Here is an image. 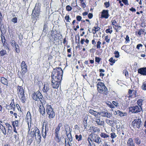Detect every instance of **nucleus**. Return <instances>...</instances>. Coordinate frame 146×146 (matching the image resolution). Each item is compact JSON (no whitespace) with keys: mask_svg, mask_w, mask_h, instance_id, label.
I'll return each instance as SVG.
<instances>
[{"mask_svg":"<svg viewBox=\"0 0 146 146\" xmlns=\"http://www.w3.org/2000/svg\"><path fill=\"white\" fill-rule=\"evenodd\" d=\"M63 72L60 67H56L53 69L52 72L51 80V86L53 88L58 89L60 85Z\"/></svg>","mask_w":146,"mask_h":146,"instance_id":"f257e3e1","label":"nucleus"},{"mask_svg":"<svg viewBox=\"0 0 146 146\" xmlns=\"http://www.w3.org/2000/svg\"><path fill=\"white\" fill-rule=\"evenodd\" d=\"M97 90L100 94L103 96H106L108 94V91L104 84L102 82H99L97 84Z\"/></svg>","mask_w":146,"mask_h":146,"instance_id":"f03ea898","label":"nucleus"},{"mask_svg":"<svg viewBox=\"0 0 146 146\" xmlns=\"http://www.w3.org/2000/svg\"><path fill=\"white\" fill-rule=\"evenodd\" d=\"M31 97L33 100L37 101V103L43 102L45 101L43 96L39 90L36 92H34L32 93Z\"/></svg>","mask_w":146,"mask_h":146,"instance_id":"7ed1b4c3","label":"nucleus"},{"mask_svg":"<svg viewBox=\"0 0 146 146\" xmlns=\"http://www.w3.org/2000/svg\"><path fill=\"white\" fill-rule=\"evenodd\" d=\"M17 92L18 96L22 102L25 103L26 100V98L23 87L21 86H18L17 87Z\"/></svg>","mask_w":146,"mask_h":146,"instance_id":"20e7f679","label":"nucleus"},{"mask_svg":"<svg viewBox=\"0 0 146 146\" xmlns=\"http://www.w3.org/2000/svg\"><path fill=\"white\" fill-rule=\"evenodd\" d=\"M40 7L39 5V3H36L35 8L31 14L32 18L33 20H36L38 18L40 14Z\"/></svg>","mask_w":146,"mask_h":146,"instance_id":"39448f33","label":"nucleus"},{"mask_svg":"<svg viewBox=\"0 0 146 146\" xmlns=\"http://www.w3.org/2000/svg\"><path fill=\"white\" fill-rule=\"evenodd\" d=\"M88 141H91L92 142V141L95 142L98 145L102 143V139L98 135H93L92 134H90L89 135L88 138Z\"/></svg>","mask_w":146,"mask_h":146,"instance_id":"423d86ee","label":"nucleus"},{"mask_svg":"<svg viewBox=\"0 0 146 146\" xmlns=\"http://www.w3.org/2000/svg\"><path fill=\"white\" fill-rule=\"evenodd\" d=\"M5 124L7 127V133L6 129L5 127L1 123H0V130L3 134L5 135L7 134L8 135V133H10L11 131L12 127L10 124L8 123H5Z\"/></svg>","mask_w":146,"mask_h":146,"instance_id":"0eeeda50","label":"nucleus"},{"mask_svg":"<svg viewBox=\"0 0 146 146\" xmlns=\"http://www.w3.org/2000/svg\"><path fill=\"white\" fill-rule=\"evenodd\" d=\"M46 111L49 119H51L54 117L55 113L51 105H46Z\"/></svg>","mask_w":146,"mask_h":146,"instance_id":"6e6552de","label":"nucleus"},{"mask_svg":"<svg viewBox=\"0 0 146 146\" xmlns=\"http://www.w3.org/2000/svg\"><path fill=\"white\" fill-rule=\"evenodd\" d=\"M141 109L138 106L135 105L129 107V111L131 113H136L140 112Z\"/></svg>","mask_w":146,"mask_h":146,"instance_id":"1a4fd4ad","label":"nucleus"},{"mask_svg":"<svg viewBox=\"0 0 146 146\" xmlns=\"http://www.w3.org/2000/svg\"><path fill=\"white\" fill-rule=\"evenodd\" d=\"M141 125V121L140 119H135L132 122V126L134 128H139Z\"/></svg>","mask_w":146,"mask_h":146,"instance_id":"9d476101","label":"nucleus"},{"mask_svg":"<svg viewBox=\"0 0 146 146\" xmlns=\"http://www.w3.org/2000/svg\"><path fill=\"white\" fill-rule=\"evenodd\" d=\"M44 125L42 128L41 134L44 139L46 138L47 133H49V128L47 124H46L45 126V129L44 128Z\"/></svg>","mask_w":146,"mask_h":146,"instance_id":"9b49d317","label":"nucleus"},{"mask_svg":"<svg viewBox=\"0 0 146 146\" xmlns=\"http://www.w3.org/2000/svg\"><path fill=\"white\" fill-rule=\"evenodd\" d=\"M44 103V102L37 103V105L38 107L39 108L38 111L42 116H44L45 113V109L43 105Z\"/></svg>","mask_w":146,"mask_h":146,"instance_id":"f8f14e48","label":"nucleus"},{"mask_svg":"<svg viewBox=\"0 0 146 146\" xmlns=\"http://www.w3.org/2000/svg\"><path fill=\"white\" fill-rule=\"evenodd\" d=\"M51 36L53 38L54 40L59 39V37L62 36L60 32H58L56 30L55 31H52Z\"/></svg>","mask_w":146,"mask_h":146,"instance_id":"ddd939ff","label":"nucleus"},{"mask_svg":"<svg viewBox=\"0 0 146 146\" xmlns=\"http://www.w3.org/2000/svg\"><path fill=\"white\" fill-rule=\"evenodd\" d=\"M12 125L13 127V132L15 133H17L16 127H19L20 125L19 121L18 120H16L11 122Z\"/></svg>","mask_w":146,"mask_h":146,"instance_id":"4468645a","label":"nucleus"},{"mask_svg":"<svg viewBox=\"0 0 146 146\" xmlns=\"http://www.w3.org/2000/svg\"><path fill=\"white\" fill-rule=\"evenodd\" d=\"M90 132H91L90 134L93 135H96V133H98L100 131V128L96 126L90 127Z\"/></svg>","mask_w":146,"mask_h":146,"instance_id":"2eb2a0df","label":"nucleus"},{"mask_svg":"<svg viewBox=\"0 0 146 146\" xmlns=\"http://www.w3.org/2000/svg\"><path fill=\"white\" fill-rule=\"evenodd\" d=\"M36 134L35 139L39 143L41 140V137L40 132L39 129L37 127H35Z\"/></svg>","mask_w":146,"mask_h":146,"instance_id":"dca6fc26","label":"nucleus"},{"mask_svg":"<svg viewBox=\"0 0 146 146\" xmlns=\"http://www.w3.org/2000/svg\"><path fill=\"white\" fill-rule=\"evenodd\" d=\"M137 91L134 90L129 89L128 92L129 97L131 98H136L137 96Z\"/></svg>","mask_w":146,"mask_h":146,"instance_id":"f3484780","label":"nucleus"},{"mask_svg":"<svg viewBox=\"0 0 146 146\" xmlns=\"http://www.w3.org/2000/svg\"><path fill=\"white\" fill-rule=\"evenodd\" d=\"M21 72L24 75L27 72V66L24 61H23L21 64Z\"/></svg>","mask_w":146,"mask_h":146,"instance_id":"a211bd4d","label":"nucleus"},{"mask_svg":"<svg viewBox=\"0 0 146 146\" xmlns=\"http://www.w3.org/2000/svg\"><path fill=\"white\" fill-rule=\"evenodd\" d=\"M1 33L0 36L1 38V41L3 44V46H4V47H5L7 46L6 45V44H7V42H6V38L4 36L5 33H4L1 30Z\"/></svg>","mask_w":146,"mask_h":146,"instance_id":"6ab92c4d","label":"nucleus"},{"mask_svg":"<svg viewBox=\"0 0 146 146\" xmlns=\"http://www.w3.org/2000/svg\"><path fill=\"white\" fill-rule=\"evenodd\" d=\"M110 16V15L109 14V10H103L101 12V18L107 19Z\"/></svg>","mask_w":146,"mask_h":146,"instance_id":"aec40b11","label":"nucleus"},{"mask_svg":"<svg viewBox=\"0 0 146 146\" xmlns=\"http://www.w3.org/2000/svg\"><path fill=\"white\" fill-rule=\"evenodd\" d=\"M99 115H101L103 117H105L108 118H110L112 116L111 114L106 111H102L100 112Z\"/></svg>","mask_w":146,"mask_h":146,"instance_id":"412c9836","label":"nucleus"},{"mask_svg":"<svg viewBox=\"0 0 146 146\" xmlns=\"http://www.w3.org/2000/svg\"><path fill=\"white\" fill-rule=\"evenodd\" d=\"M138 73L142 75L146 76V67L139 69L138 70Z\"/></svg>","mask_w":146,"mask_h":146,"instance_id":"4be33fe9","label":"nucleus"},{"mask_svg":"<svg viewBox=\"0 0 146 146\" xmlns=\"http://www.w3.org/2000/svg\"><path fill=\"white\" fill-rule=\"evenodd\" d=\"M28 134L30 137L31 138H34L36 134L35 127L34 129H31V131H30L29 133L28 132Z\"/></svg>","mask_w":146,"mask_h":146,"instance_id":"5701e85b","label":"nucleus"},{"mask_svg":"<svg viewBox=\"0 0 146 146\" xmlns=\"http://www.w3.org/2000/svg\"><path fill=\"white\" fill-rule=\"evenodd\" d=\"M75 138L76 140L78 142H81L83 140L82 135L81 133H77L75 135Z\"/></svg>","mask_w":146,"mask_h":146,"instance_id":"b1692460","label":"nucleus"},{"mask_svg":"<svg viewBox=\"0 0 146 146\" xmlns=\"http://www.w3.org/2000/svg\"><path fill=\"white\" fill-rule=\"evenodd\" d=\"M101 28L98 26V24H96V25L92 29V32L93 34H95L97 32L100 31Z\"/></svg>","mask_w":146,"mask_h":146,"instance_id":"393cba45","label":"nucleus"},{"mask_svg":"<svg viewBox=\"0 0 146 146\" xmlns=\"http://www.w3.org/2000/svg\"><path fill=\"white\" fill-rule=\"evenodd\" d=\"M89 113L91 115L95 116L96 118L98 117V115H99L100 112H98L92 109H90L89 110Z\"/></svg>","mask_w":146,"mask_h":146,"instance_id":"a878e982","label":"nucleus"},{"mask_svg":"<svg viewBox=\"0 0 146 146\" xmlns=\"http://www.w3.org/2000/svg\"><path fill=\"white\" fill-rule=\"evenodd\" d=\"M0 80V82L2 84L6 86H8V80L7 79L4 77H2L1 78Z\"/></svg>","mask_w":146,"mask_h":146,"instance_id":"bb28decb","label":"nucleus"},{"mask_svg":"<svg viewBox=\"0 0 146 146\" xmlns=\"http://www.w3.org/2000/svg\"><path fill=\"white\" fill-rule=\"evenodd\" d=\"M62 125V123H60L58 124L54 130V135L59 134L60 128Z\"/></svg>","mask_w":146,"mask_h":146,"instance_id":"cd10ccee","label":"nucleus"},{"mask_svg":"<svg viewBox=\"0 0 146 146\" xmlns=\"http://www.w3.org/2000/svg\"><path fill=\"white\" fill-rule=\"evenodd\" d=\"M127 146H135V144L134 143L133 140L132 138H130L128 140L127 143Z\"/></svg>","mask_w":146,"mask_h":146,"instance_id":"c85d7f7f","label":"nucleus"},{"mask_svg":"<svg viewBox=\"0 0 146 146\" xmlns=\"http://www.w3.org/2000/svg\"><path fill=\"white\" fill-rule=\"evenodd\" d=\"M49 90V84L46 83L44 84V87H43L42 90L44 93H46L48 92Z\"/></svg>","mask_w":146,"mask_h":146,"instance_id":"c756f323","label":"nucleus"},{"mask_svg":"<svg viewBox=\"0 0 146 146\" xmlns=\"http://www.w3.org/2000/svg\"><path fill=\"white\" fill-rule=\"evenodd\" d=\"M54 139L55 141L57 143H59L61 141L62 137L59 136V134L54 135Z\"/></svg>","mask_w":146,"mask_h":146,"instance_id":"7c9ffc66","label":"nucleus"},{"mask_svg":"<svg viewBox=\"0 0 146 146\" xmlns=\"http://www.w3.org/2000/svg\"><path fill=\"white\" fill-rule=\"evenodd\" d=\"M30 111H28L27 112L26 117L25 119L27 120V121H32Z\"/></svg>","mask_w":146,"mask_h":146,"instance_id":"2f4dec72","label":"nucleus"},{"mask_svg":"<svg viewBox=\"0 0 146 146\" xmlns=\"http://www.w3.org/2000/svg\"><path fill=\"white\" fill-rule=\"evenodd\" d=\"M145 30L144 29H141L139 30L138 32H135V34L136 35H138L139 36H141V34H144L145 35L146 33L144 32Z\"/></svg>","mask_w":146,"mask_h":146,"instance_id":"473e14b6","label":"nucleus"},{"mask_svg":"<svg viewBox=\"0 0 146 146\" xmlns=\"http://www.w3.org/2000/svg\"><path fill=\"white\" fill-rule=\"evenodd\" d=\"M95 122H96L98 125L100 126L103 125L104 123V121L100 120L99 119H96Z\"/></svg>","mask_w":146,"mask_h":146,"instance_id":"72a5a7b5","label":"nucleus"},{"mask_svg":"<svg viewBox=\"0 0 146 146\" xmlns=\"http://www.w3.org/2000/svg\"><path fill=\"white\" fill-rule=\"evenodd\" d=\"M65 130L66 134L70 133H71V131L70 130V128L68 125H66L65 127Z\"/></svg>","mask_w":146,"mask_h":146,"instance_id":"f704fd0d","label":"nucleus"},{"mask_svg":"<svg viewBox=\"0 0 146 146\" xmlns=\"http://www.w3.org/2000/svg\"><path fill=\"white\" fill-rule=\"evenodd\" d=\"M143 101V100L142 99H139L137 101V104L138 106L141 109H142V103Z\"/></svg>","mask_w":146,"mask_h":146,"instance_id":"c9c22d12","label":"nucleus"},{"mask_svg":"<svg viewBox=\"0 0 146 146\" xmlns=\"http://www.w3.org/2000/svg\"><path fill=\"white\" fill-rule=\"evenodd\" d=\"M113 27L115 30V32L117 33L118 32L119 30H120L121 28V27L118 25H115V27L114 26Z\"/></svg>","mask_w":146,"mask_h":146,"instance_id":"e433bc0d","label":"nucleus"},{"mask_svg":"<svg viewBox=\"0 0 146 146\" xmlns=\"http://www.w3.org/2000/svg\"><path fill=\"white\" fill-rule=\"evenodd\" d=\"M100 136L102 138H107L110 137L109 135L104 132L101 133Z\"/></svg>","mask_w":146,"mask_h":146,"instance_id":"4c0bfd02","label":"nucleus"},{"mask_svg":"<svg viewBox=\"0 0 146 146\" xmlns=\"http://www.w3.org/2000/svg\"><path fill=\"white\" fill-rule=\"evenodd\" d=\"M66 135L69 141L70 142H72L73 141V137H72L71 133H67L66 134Z\"/></svg>","mask_w":146,"mask_h":146,"instance_id":"58836bf2","label":"nucleus"},{"mask_svg":"<svg viewBox=\"0 0 146 146\" xmlns=\"http://www.w3.org/2000/svg\"><path fill=\"white\" fill-rule=\"evenodd\" d=\"M9 105L11 106L13 110L14 111L15 108V104L14 99H13L11 100V103Z\"/></svg>","mask_w":146,"mask_h":146,"instance_id":"ea45409f","label":"nucleus"},{"mask_svg":"<svg viewBox=\"0 0 146 146\" xmlns=\"http://www.w3.org/2000/svg\"><path fill=\"white\" fill-rule=\"evenodd\" d=\"M80 38L79 36H78V40L77 38V37L76 36L75 37V41L76 43L77 44L78 46L76 47V48L77 47H78V48L80 47Z\"/></svg>","mask_w":146,"mask_h":146,"instance_id":"a19ab883","label":"nucleus"},{"mask_svg":"<svg viewBox=\"0 0 146 146\" xmlns=\"http://www.w3.org/2000/svg\"><path fill=\"white\" fill-rule=\"evenodd\" d=\"M15 48V52L17 53H19L20 52V48L18 44L17 45H16V46H14V47Z\"/></svg>","mask_w":146,"mask_h":146,"instance_id":"79ce46f5","label":"nucleus"},{"mask_svg":"<svg viewBox=\"0 0 146 146\" xmlns=\"http://www.w3.org/2000/svg\"><path fill=\"white\" fill-rule=\"evenodd\" d=\"M106 121L108 125H113L114 123V121L113 120H110L107 119H106Z\"/></svg>","mask_w":146,"mask_h":146,"instance_id":"37998d69","label":"nucleus"},{"mask_svg":"<svg viewBox=\"0 0 146 146\" xmlns=\"http://www.w3.org/2000/svg\"><path fill=\"white\" fill-rule=\"evenodd\" d=\"M81 3L80 6L83 8H85L86 7V5L84 2V0H79Z\"/></svg>","mask_w":146,"mask_h":146,"instance_id":"c03bdc74","label":"nucleus"},{"mask_svg":"<svg viewBox=\"0 0 146 146\" xmlns=\"http://www.w3.org/2000/svg\"><path fill=\"white\" fill-rule=\"evenodd\" d=\"M71 48H70L69 49H68L67 50V52L68 54L67 55V56L68 57L70 58L72 56V53L71 52Z\"/></svg>","mask_w":146,"mask_h":146,"instance_id":"a18cd8bd","label":"nucleus"},{"mask_svg":"<svg viewBox=\"0 0 146 146\" xmlns=\"http://www.w3.org/2000/svg\"><path fill=\"white\" fill-rule=\"evenodd\" d=\"M10 43L11 45L13 46L14 47V46H16L18 44L17 42L15 41L13 39H11L10 40Z\"/></svg>","mask_w":146,"mask_h":146,"instance_id":"49530a36","label":"nucleus"},{"mask_svg":"<svg viewBox=\"0 0 146 146\" xmlns=\"http://www.w3.org/2000/svg\"><path fill=\"white\" fill-rule=\"evenodd\" d=\"M108 106L111 109H113L115 108V106L110 102H108L107 103Z\"/></svg>","mask_w":146,"mask_h":146,"instance_id":"de8ad7c7","label":"nucleus"},{"mask_svg":"<svg viewBox=\"0 0 146 146\" xmlns=\"http://www.w3.org/2000/svg\"><path fill=\"white\" fill-rule=\"evenodd\" d=\"M28 124V133L29 132V131H30L31 129V123H32V121H31L30 122L29 121H27Z\"/></svg>","mask_w":146,"mask_h":146,"instance_id":"09e8293b","label":"nucleus"},{"mask_svg":"<svg viewBox=\"0 0 146 146\" xmlns=\"http://www.w3.org/2000/svg\"><path fill=\"white\" fill-rule=\"evenodd\" d=\"M117 113L118 115L120 116V117H123L124 116L125 114V113H123V112H122V111L119 110H117Z\"/></svg>","mask_w":146,"mask_h":146,"instance_id":"8fccbe9b","label":"nucleus"},{"mask_svg":"<svg viewBox=\"0 0 146 146\" xmlns=\"http://www.w3.org/2000/svg\"><path fill=\"white\" fill-rule=\"evenodd\" d=\"M111 25H112L113 27L114 26L115 27L116 25H118V24L117 22L116 21L115 19L111 20Z\"/></svg>","mask_w":146,"mask_h":146,"instance_id":"3c124183","label":"nucleus"},{"mask_svg":"<svg viewBox=\"0 0 146 146\" xmlns=\"http://www.w3.org/2000/svg\"><path fill=\"white\" fill-rule=\"evenodd\" d=\"M141 89L144 90H146V82H144L141 86Z\"/></svg>","mask_w":146,"mask_h":146,"instance_id":"603ef678","label":"nucleus"},{"mask_svg":"<svg viewBox=\"0 0 146 146\" xmlns=\"http://www.w3.org/2000/svg\"><path fill=\"white\" fill-rule=\"evenodd\" d=\"M109 61L111 62L110 63L111 65H112L115 62V60L113 59L112 57L109 60Z\"/></svg>","mask_w":146,"mask_h":146,"instance_id":"864d4df0","label":"nucleus"},{"mask_svg":"<svg viewBox=\"0 0 146 146\" xmlns=\"http://www.w3.org/2000/svg\"><path fill=\"white\" fill-rule=\"evenodd\" d=\"M6 54L5 50L2 49L0 51V55L1 56H3Z\"/></svg>","mask_w":146,"mask_h":146,"instance_id":"5fc2aeb1","label":"nucleus"},{"mask_svg":"<svg viewBox=\"0 0 146 146\" xmlns=\"http://www.w3.org/2000/svg\"><path fill=\"white\" fill-rule=\"evenodd\" d=\"M82 118L83 121H87L88 119V116L87 115V114H84Z\"/></svg>","mask_w":146,"mask_h":146,"instance_id":"6e6d98bb","label":"nucleus"},{"mask_svg":"<svg viewBox=\"0 0 146 146\" xmlns=\"http://www.w3.org/2000/svg\"><path fill=\"white\" fill-rule=\"evenodd\" d=\"M114 54H115L114 57L116 58H118L119 57V52L117 51H115L114 52Z\"/></svg>","mask_w":146,"mask_h":146,"instance_id":"4d7b16f0","label":"nucleus"},{"mask_svg":"<svg viewBox=\"0 0 146 146\" xmlns=\"http://www.w3.org/2000/svg\"><path fill=\"white\" fill-rule=\"evenodd\" d=\"M101 42L99 41L97 42L96 45V48L97 49H100L101 48Z\"/></svg>","mask_w":146,"mask_h":146,"instance_id":"13d9d810","label":"nucleus"},{"mask_svg":"<svg viewBox=\"0 0 146 146\" xmlns=\"http://www.w3.org/2000/svg\"><path fill=\"white\" fill-rule=\"evenodd\" d=\"M72 9V7L69 5H67L66 7V9L67 11H71Z\"/></svg>","mask_w":146,"mask_h":146,"instance_id":"bf43d9fd","label":"nucleus"},{"mask_svg":"<svg viewBox=\"0 0 146 146\" xmlns=\"http://www.w3.org/2000/svg\"><path fill=\"white\" fill-rule=\"evenodd\" d=\"M65 19L66 20V21L67 22H69V20L71 19L70 18L69 15L66 14L65 17Z\"/></svg>","mask_w":146,"mask_h":146,"instance_id":"052dcab7","label":"nucleus"},{"mask_svg":"<svg viewBox=\"0 0 146 146\" xmlns=\"http://www.w3.org/2000/svg\"><path fill=\"white\" fill-rule=\"evenodd\" d=\"M110 137L111 139H114L117 137V135L114 132H112L110 134Z\"/></svg>","mask_w":146,"mask_h":146,"instance_id":"680f3d73","label":"nucleus"},{"mask_svg":"<svg viewBox=\"0 0 146 146\" xmlns=\"http://www.w3.org/2000/svg\"><path fill=\"white\" fill-rule=\"evenodd\" d=\"M125 43L126 44L127 43H129L130 42V40L129 37L128 35H127L126 37L125 38Z\"/></svg>","mask_w":146,"mask_h":146,"instance_id":"e2e57ef3","label":"nucleus"},{"mask_svg":"<svg viewBox=\"0 0 146 146\" xmlns=\"http://www.w3.org/2000/svg\"><path fill=\"white\" fill-rule=\"evenodd\" d=\"M112 103L113 105L115 106L116 107H117L119 106L118 103L117 101H113L112 102Z\"/></svg>","mask_w":146,"mask_h":146,"instance_id":"0e129e2a","label":"nucleus"},{"mask_svg":"<svg viewBox=\"0 0 146 146\" xmlns=\"http://www.w3.org/2000/svg\"><path fill=\"white\" fill-rule=\"evenodd\" d=\"M95 62L98 63H99L102 60V58L99 57H96L95 58Z\"/></svg>","mask_w":146,"mask_h":146,"instance_id":"69168bd1","label":"nucleus"},{"mask_svg":"<svg viewBox=\"0 0 146 146\" xmlns=\"http://www.w3.org/2000/svg\"><path fill=\"white\" fill-rule=\"evenodd\" d=\"M88 146H96L95 144V143L94 142H91L90 141H89V140L88 141Z\"/></svg>","mask_w":146,"mask_h":146,"instance_id":"338daca9","label":"nucleus"},{"mask_svg":"<svg viewBox=\"0 0 146 146\" xmlns=\"http://www.w3.org/2000/svg\"><path fill=\"white\" fill-rule=\"evenodd\" d=\"M135 141L136 142V144L137 145H139L141 143V141L139 139H138V138H137L135 139Z\"/></svg>","mask_w":146,"mask_h":146,"instance_id":"774afa93","label":"nucleus"}]
</instances>
